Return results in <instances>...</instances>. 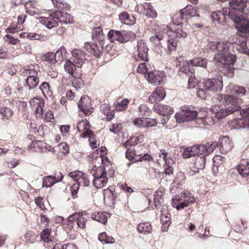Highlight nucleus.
I'll return each instance as SVG.
<instances>
[{"instance_id":"11","label":"nucleus","mask_w":249,"mask_h":249,"mask_svg":"<svg viewBox=\"0 0 249 249\" xmlns=\"http://www.w3.org/2000/svg\"><path fill=\"white\" fill-rule=\"evenodd\" d=\"M70 176L76 181V184L78 186H88L89 185V180L88 176L82 172L77 171L70 173Z\"/></svg>"},{"instance_id":"64","label":"nucleus","mask_w":249,"mask_h":249,"mask_svg":"<svg viewBox=\"0 0 249 249\" xmlns=\"http://www.w3.org/2000/svg\"><path fill=\"white\" fill-rule=\"evenodd\" d=\"M50 233H51V231L49 229L47 228V229H44L41 232V234H40L42 239L45 241H48L50 240L49 237L50 235Z\"/></svg>"},{"instance_id":"25","label":"nucleus","mask_w":249,"mask_h":249,"mask_svg":"<svg viewBox=\"0 0 249 249\" xmlns=\"http://www.w3.org/2000/svg\"><path fill=\"white\" fill-rule=\"evenodd\" d=\"M143 9V13L149 18H155L157 17V13L153 6L150 3H145L141 5Z\"/></svg>"},{"instance_id":"13","label":"nucleus","mask_w":249,"mask_h":249,"mask_svg":"<svg viewBox=\"0 0 249 249\" xmlns=\"http://www.w3.org/2000/svg\"><path fill=\"white\" fill-rule=\"evenodd\" d=\"M52 17L55 18L58 22L62 24H70L72 22L73 18L71 15L62 11H56L52 14Z\"/></svg>"},{"instance_id":"35","label":"nucleus","mask_w":249,"mask_h":249,"mask_svg":"<svg viewBox=\"0 0 249 249\" xmlns=\"http://www.w3.org/2000/svg\"><path fill=\"white\" fill-rule=\"evenodd\" d=\"M189 64H192L193 67H200L203 68H207V60L205 58L196 57L189 60Z\"/></svg>"},{"instance_id":"36","label":"nucleus","mask_w":249,"mask_h":249,"mask_svg":"<svg viewBox=\"0 0 249 249\" xmlns=\"http://www.w3.org/2000/svg\"><path fill=\"white\" fill-rule=\"evenodd\" d=\"M122 37V43H125L129 41H133L135 39L136 36L134 33L131 31L123 30Z\"/></svg>"},{"instance_id":"2","label":"nucleus","mask_w":249,"mask_h":249,"mask_svg":"<svg viewBox=\"0 0 249 249\" xmlns=\"http://www.w3.org/2000/svg\"><path fill=\"white\" fill-rule=\"evenodd\" d=\"M217 99L221 103L225 104V108L218 105L212 107L211 110L213 115L217 119L224 118L240 110V105L243 102L241 98L235 97L233 95L221 94L218 95Z\"/></svg>"},{"instance_id":"28","label":"nucleus","mask_w":249,"mask_h":249,"mask_svg":"<svg viewBox=\"0 0 249 249\" xmlns=\"http://www.w3.org/2000/svg\"><path fill=\"white\" fill-rule=\"evenodd\" d=\"M34 100H36L38 102L36 103L37 107L35 110V114L36 117L39 119H42L43 118V112L44 111L45 103L43 101L39 100L38 98H35L32 99L33 102Z\"/></svg>"},{"instance_id":"23","label":"nucleus","mask_w":249,"mask_h":249,"mask_svg":"<svg viewBox=\"0 0 249 249\" xmlns=\"http://www.w3.org/2000/svg\"><path fill=\"white\" fill-rule=\"evenodd\" d=\"M92 38L94 41H98L103 45V42L105 41V36L103 34L101 27L94 28L92 31Z\"/></svg>"},{"instance_id":"1","label":"nucleus","mask_w":249,"mask_h":249,"mask_svg":"<svg viewBox=\"0 0 249 249\" xmlns=\"http://www.w3.org/2000/svg\"><path fill=\"white\" fill-rule=\"evenodd\" d=\"M186 34L181 28L178 27L175 30H170L167 25H162L160 29L155 36L150 37V41L157 46L161 44V41L167 43L168 52L170 54L176 49L177 42L179 39L184 38Z\"/></svg>"},{"instance_id":"63","label":"nucleus","mask_w":249,"mask_h":249,"mask_svg":"<svg viewBox=\"0 0 249 249\" xmlns=\"http://www.w3.org/2000/svg\"><path fill=\"white\" fill-rule=\"evenodd\" d=\"M241 13L249 15V0H243V5L242 6Z\"/></svg>"},{"instance_id":"12","label":"nucleus","mask_w":249,"mask_h":249,"mask_svg":"<svg viewBox=\"0 0 249 249\" xmlns=\"http://www.w3.org/2000/svg\"><path fill=\"white\" fill-rule=\"evenodd\" d=\"M148 51L149 49L144 40H140L137 42V55L141 60L148 61Z\"/></svg>"},{"instance_id":"22","label":"nucleus","mask_w":249,"mask_h":249,"mask_svg":"<svg viewBox=\"0 0 249 249\" xmlns=\"http://www.w3.org/2000/svg\"><path fill=\"white\" fill-rule=\"evenodd\" d=\"M226 8H223V11H216L212 13L211 18L213 21L217 22L218 24H223L225 22L226 16H228V11L225 12Z\"/></svg>"},{"instance_id":"62","label":"nucleus","mask_w":249,"mask_h":249,"mask_svg":"<svg viewBox=\"0 0 249 249\" xmlns=\"http://www.w3.org/2000/svg\"><path fill=\"white\" fill-rule=\"evenodd\" d=\"M139 139L137 137L131 138L127 140L124 144L123 146L126 148L129 145H134L138 143Z\"/></svg>"},{"instance_id":"8","label":"nucleus","mask_w":249,"mask_h":249,"mask_svg":"<svg viewBox=\"0 0 249 249\" xmlns=\"http://www.w3.org/2000/svg\"><path fill=\"white\" fill-rule=\"evenodd\" d=\"M72 61L67 59L64 64L65 71L75 78H80L82 75L81 68Z\"/></svg>"},{"instance_id":"37","label":"nucleus","mask_w":249,"mask_h":249,"mask_svg":"<svg viewBox=\"0 0 249 249\" xmlns=\"http://www.w3.org/2000/svg\"><path fill=\"white\" fill-rule=\"evenodd\" d=\"M137 230L140 233L147 234L152 231L151 225L148 222L140 223L137 227Z\"/></svg>"},{"instance_id":"40","label":"nucleus","mask_w":249,"mask_h":249,"mask_svg":"<svg viewBox=\"0 0 249 249\" xmlns=\"http://www.w3.org/2000/svg\"><path fill=\"white\" fill-rule=\"evenodd\" d=\"M196 148L195 146L186 147L183 152V157L184 159H188L197 155Z\"/></svg>"},{"instance_id":"59","label":"nucleus","mask_w":249,"mask_h":249,"mask_svg":"<svg viewBox=\"0 0 249 249\" xmlns=\"http://www.w3.org/2000/svg\"><path fill=\"white\" fill-rule=\"evenodd\" d=\"M154 92H156V94H157L159 100H162L166 95L164 89L162 87H157Z\"/></svg>"},{"instance_id":"14","label":"nucleus","mask_w":249,"mask_h":249,"mask_svg":"<svg viewBox=\"0 0 249 249\" xmlns=\"http://www.w3.org/2000/svg\"><path fill=\"white\" fill-rule=\"evenodd\" d=\"M236 25L235 28L243 34H245L246 39L249 38V21L244 19L242 17L238 20H232Z\"/></svg>"},{"instance_id":"32","label":"nucleus","mask_w":249,"mask_h":249,"mask_svg":"<svg viewBox=\"0 0 249 249\" xmlns=\"http://www.w3.org/2000/svg\"><path fill=\"white\" fill-rule=\"evenodd\" d=\"M132 154L134 156V160L135 162L138 161H150L153 160L151 156L147 154H144L142 155V154H139L136 150L132 149Z\"/></svg>"},{"instance_id":"3","label":"nucleus","mask_w":249,"mask_h":249,"mask_svg":"<svg viewBox=\"0 0 249 249\" xmlns=\"http://www.w3.org/2000/svg\"><path fill=\"white\" fill-rule=\"evenodd\" d=\"M230 8H226L225 12L228 11V16L231 20H238L241 17L242 6L243 0H231L229 2Z\"/></svg>"},{"instance_id":"55","label":"nucleus","mask_w":249,"mask_h":249,"mask_svg":"<svg viewBox=\"0 0 249 249\" xmlns=\"http://www.w3.org/2000/svg\"><path fill=\"white\" fill-rule=\"evenodd\" d=\"M53 249H77V247L72 244H56Z\"/></svg>"},{"instance_id":"26","label":"nucleus","mask_w":249,"mask_h":249,"mask_svg":"<svg viewBox=\"0 0 249 249\" xmlns=\"http://www.w3.org/2000/svg\"><path fill=\"white\" fill-rule=\"evenodd\" d=\"M206 159L205 156H198L194 162L192 171L193 173H198L199 170H203L205 166Z\"/></svg>"},{"instance_id":"53","label":"nucleus","mask_w":249,"mask_h":249,"mask_svg":"<svg viewBox=\"0 0 249 249\" xmlns=\"http://www.w3.org/2000/svg\"><path fill=\"white\" fill-rule=\"evenodd\" d=\"M27 37L30 39L39 40L44 41L47 39V36L42 34H37L35 33H30L27 36Z\"/></svg>"},{"instance_id":"19","label":"nucleus","mask_w":249,"mask_h":249,"mask_svg":"<svg viewBox=\"0 0 249 249\" xmlns=\"http://www.w3.org/2000/svg\"><path fill=\"white\" fill-rule=\"evenodd\" d=\"M29 149H33L36 152H46L51 150V146L43 142L36 141L30 144Z\"/></svg>"},{"instance_id":"47","label":"nucleus","mask_w":249,"mask_h":249,"mask_svg":"<svg viewBox=\"0 0 249 249\" xmlns=\"http://www.w3.org/2000/svg\"><path fill=\"white\" fill-rule=\"evenodd\" d=\"M182 196L184 197V200L187 202L188 205H190L195 202V198L191 193L187 191H183L181 193Z\"/></svg>"},{"instance_id":"52","label":"nucleus","mask_w":249,"mask_h":249,"mask_svg":"<svg viewBox=\"0 0 249 249\" xmlns=\"http://www.w3.org/2000/svg\"><path fill=\"white\" fill-rule=\"evenodd\" d=\"M77 219L76 220V224L77 227L81 229H84L86 227V223L87 222V219L83 216V214H80V213H77Z\"/></svg>"},{"instance_id":"33","label":"nucleus","mask_w":249,"mask_h":249,"mask_svg":"<svg viewBox=\"0 0 249 249\" xmlns=\"http://www.w3.org/2000/svg\"><path fill=\"white\" fill-rule=\"evenodd\" d=\"M119 18L122 23L127 25H132L135 22V18L132 15H129L126 12H124L119 15Z\"/></svg>"},{"instance_id":"17","label":"nucleus","mask_w":249,"mask_h":249,"mask_svg":"<svg viewBox=\"0 0 249 249\" xmlns=\"http://www.w3.org/2000/svg\"><path fill=\"white\" fill-rule=\"evenodd\" d=\"M71 53L72 56L70 60L78 66H82L86 60V53L81 50L78 49H73Z\"/></svg>"},{"instance_id":"31","label":"nucleus","mask_w":249,"mask_h":249,"mask_svg":"<svg viewBox=\"0 0 249 249\" xmlns=\"http://www.w3.org/2000/svg\"><path fill=\"white\" fill-rule=\"evenodd\" d=\"M108 178L107 176L94 178L93 179V185L96 188H102L106 186L107 183Z\"/></svg>"},{"instance_id":"56","label":"nucleus","mask_w":249,"mask_h":249,"mask_svg":"<svg viewBox=\"0 0 249 249\" xmlns=\"http://www.w3.org/2000/svg\"><path fill=\"white\" fill-rule=\"evenodd\" d=\"M162 194L161 192L157 191L155 194V197H154V204L155 207L157 209H158L160 205V200L162 199Z\"/></svg>"},{"instance_id":"24","label":"nucleus","mask_w":249,"mask_h":249,"mask_svg":"<svg viewBox=\"0 0 249 249\" xmlns=\"http://www.w3.org/2000/svg\"><path fill=\"white\" fill-rule=\"evenodd\" d=\"M90 165L92 167L90 169V173L94 178L107 176L106 169L103 166H97L94 164V163H91Z\"/></svg>"},{"instance_id":"44","label":"nucleus","mask_w":249,"mask_h":249,"mask_svg":"<svg viewBox=\"0 0 249 249\" xmlns=\"http://www.w3.org/2000/svg\"><path fill=\"white\" fill-rule=\"evenodd\" d=\"M199 118V117H198ZM214 116L212 114L211 115H207L204 117H200V118L202 119V123L205 125L211 126L215 124Z\"/></svg>"},{"instance_id":"39","label":"nucleus","mask_w":249,"mask_h":249,"mask_svg":"<svg viewBox=\"0 0 249 249\" xmlns=\"http://www.w3.org/2000/svg\"><path fill=\"white\" fill-rule=\"evenodd\" d=\"M231 89L232 93L236 94L237 96L241 97L245 95L246 93V89L242 86L238 85H231L230 86Z\"/></svg>"},{"instance_id":"50","label":"nucleus","mask_w":249,"mask_h":249,"mask_svg":"<svg viewBox=\"0 0 249 249\" xmlns=\"http://www.w3.org/2000/svg\"><path fill=\"white\" fill-rule=\"evenodd\" d=\"M76 219H77V213L71 215L68 217L66 221L69 229H72L74 228V226L76 224Z\"/></svg>"},{"instance_id":"51","label":"nucleus","mask_w":249,"mask_h":249,"mask_svg":"<svg viewBox=\"0 0 249 249\" xmlns=\"http://www.w3.org/2000/svg\"><path fill=\"white\" fill-rule=\"evenodd\" d=\"M195 147H197L196 148V153L197 155L199 156H206L209 155V153H207V147L206 143L204 144H199L195 145Z\"/></svg>"},{"instance_id":"46","label":"nucleus","mask_w":249,"mask_h":249,"mask_svg":"<svg viewBox=\"0 0 249 249\" xmlns=\"http://www.w3.org/2000/svg\"><path fill=\"white\" fill-rule=\"evenodd\" d=\"M129 103V100L127 99H124L121 102H117L115 104V108L117 111L125 110Z\"/></svg>"},{"instance_id":"20","label":"nucleus","mask_w":249,"mask_h":249,"mask_svg":"<svg viewBox=\"0 0 249 249\" xmlns=\"http://www.w3.org/2000/svg\"><path fill=\"white\" fill-rule=\"evenodd\" d=\"M220 153L225 154L230 151L232 148V143L231 142L228 136L223 137L219 145Z\"/></svg>"},{"instance_id":"41","label":"nucleus","mask_w":249,"mask_h":249,"mask_svg":"<svg viewBox=\"0 0 249 249\" xmlns=\"http://www.w3.org/2000/svg\"><path fill=\"white\" fill-rule=\"evenodd\" d=\"M181 72L186 74H193L195 73V69L192 64H189V61H187L185 64H183L179 69Z\"/></svg>"},{"instance_id":"38","label":"nucleus","mask_w":249,"mask_h":249,"mask_svg":"<svg viewBox=\"0 0 249 249\" xmlns=\"http://www.w3.org/2000/svg\"><path fill=\"white\" fill-rule=\"evenodd\" d=\"M39 79L38 77L28 76L26 79V85L25 86L28 87V89H35L38 84Z\"/></svg>"},{"instance_id":"27","label":"nucleus","mask_w":249,"mask_h":249,"mask_svg":"<svg viewBox=\"0 0 249 249\" xmlns=\"http://www.w3.org/2000/svg\"><path fill=\"white\" fill-rule=\"evenodd\" d=\"M107 37L112 42L116 41L119 43H122V31L111 30L107 34Z\"/></svg>"},{"instance_id":"18","label":"nucleus","mask_w":249,"mask_h":249,"mask_svg":"<svg viewBox=\"0 0 249 249\" xmlns=\"http://www.w3.org/2000/svg\"><path fill=\"white\" fill-rule=\"evenodd\" d=\"M153 108L156 112L162 116H169L174 113V110L171 107L160 103H155Z\"/></svg>"},{"instance_id":"57","label":"nucleus","mask_w":249,"mask_h":249,"mask_svg":"<svg viewBox=\"0 0 249 249\" xmlns=\"http://www.w3.org/2000/svg\"><path fill=\"white\" fill-rule=\"evenodd\" d=\"M145 120L146 118H136L133 121L134 125L138 127L145 128Z\"/></svg>"},{"instance_id":"29","label":"nucleus","mask_w":249,"mask_h":249,"mask_svg":"<svg viewBox=\"0 0 249 249\" xmlns=\"http://www.w3.org/2000/svg\"><path fill=\"white\" fill-rule=\"evenodd\" d=\"M237 170L240 175L243 176L249 175V160H243L237 168Z\"/></svg>"},{"instance_id":"48","label":"nucleus","mask_w":249,"mask_h":249,"mask_svg":"<svg viewBox=\"0 0 249 249\" xmlns=\"http://www.w3.org/2000/svg\"><path fill=\"white\" fill-rule=\"evenodd\" d=\"M160 221L162 225V231H166L171 223L170 215H163L162 216H160Z\"/></svg>"},{"instance_id":"5","label":"nucleus","mask_w":249,"mask_h":249,"mask_svg":"<svg viewBox=\"0 0 249 249\" xmlns=\"http://www.w3.org/2000/svg\"><path fill=\"white\" fill-rule=\"evenodd\" d=\"M231 44V42L226 39L210 42L209 47L215 54L214 59H215L216 57H219L222 54H227L229 51Z\"/></svg>"},{"instance_id":"42","label":"nucleus","mask_w":249,"mask_h":249,"mask_svg":"<svg viewBox=\"0 0 249 249\" xmlns=\"http://www.w3.org/2000/svg\"><path fill=\"white\" fill-rule=\"evenodd\" d=\"M39 89L45 97H46L47 96H50L52 94V91L51 90V87L49 84L46 82H43L42 83L39 87Z\"/></svg>"},{"instance_id":"6","label":"nucleus","mask_w":249,"mask_h":249,"mask_svg":"<svg viewBox=\"0 0 249 249\" xmlns=\"http://www.w3.org/2000/svg\"><path fill=\"white\" fill-rule=\"evenodd\" d=\"M197 115L198 113L196 111L184 107L181 108L179 112L176 113L175 117L178 123H182L193 121L196 118Z\"/></svg>"},{"instance_id":"7","label":"nucleus","mask_w":249,"mask_h":249,"mask_svg":"<svg viewBox=\"0 0 249 249\" xmlns=\"http://www.w3.org/2000/svg\"><path fill=\"white\" fill-rule=\"evenodd\" d=\"M242 117L232 121L233 125L235 128H249V107L240 111Z\"/></svg>"},{"instance_id":"45","label":"nucleus","mask_w":249,"mask_h":249,"mask_svg":"<svg viewBox=\"0 0 249 249\" xmlns=\"http://www.w3.org/2000/svg\"><path fill=\"white\" fill-rule=\"evenodd\" d=\"M56 182L53 178V176L44 177L42 178V186L46 188L53 186Z\"/></svg>"},{"instance_id":"43","label":"nucleus","mask_w":249,"mask_h":249,"mask_svg":"<svg viewBox=\"0 0 249 249\" xmlns=\"http://www.w3.org/2000/svg\"><path fill=\"white\" fill-rule=\"evenodd\" d=\"M91 217L102 224H105L107 218L106 214L103 213H97L91 215Z\"/></svg>"},{"instance_id":"61","label":"nucleus","mask_w":249,"mask_h":249,"mask_svg":"<svg viewBox=\"0 0 249 249\" xmlns=\"http://www.w3.org/2000/svg\"><path fill=\"white\" fill-rule=\"evenodd\" d=\"M60 152L64 154H67L69 151V146L65 142H61L57 146Z\"/></svg>"},{"instance_id":"34","label":"nucleus","mask_w":249,"mask_h":249,"mask_svg":"<svg viewBox=\"0 0 249 249\" xmlns=\"http://www.w3.org/2000/svg\"><path fill=\"white\" fill-rule=\"evenodd\" d=\"M95 43L92 44V48L91 53L93 54L96 57H100L102 54V52L105 45L104 42H103V45H101L98 41H94Z\"/></svg>"},{"instance_id":"10","label":"nucleus","mask_w":249,"mask_h":249,"mask_svg":"<svg viewBox=\"0 0 249 249\" xmlns=\"http://www.w3.org/2000/svg\"><path fill=\"white\" fill-rule=\"evenodd\" d=\"M78 106L79 110L85 115H90L94 109L91 107V100L87 95H84L81 97Z\"/></svg>"},{"instance_id":"9","label":"nucleus","mask_w":249,"mask_h":249,"mask_svg":"<svg viewBox=\"0 0 249 249\" xmlns=\"http://www.w3.org/2000/svg\"><path fill=\"white\" fill-rule=\"evenodd\" d=\"M203 84L206 89L215 91L221 90L223 87V80L221 77L208 79Z\"/></svg>"},{"instance_id":"16","label":"nucleus","mask_w":249,"mask_h":249,"mask_svg":"<svg viewBox=\"0 0 249 249\" xmlns=\"http://www.w3.org/2000/svg\"><path fill=\"white\" fill-rule=\"evenodd\" d=\"M164 76L163 72L155 70L148 72L147 79L149 83L157 85L160 84Z\"/></svg>"},{"instance_id":"49","label":"nucleus","mask_w":249,"mask_h":249,"mask_svg":"<svg viewBox=\"0 0 249 249\" xmlns=\"http://www.w3.org/2000/svg\"><path fill=\"white\" fill-rule=\"evenodd\" d=\"M98 239L101 242L107 244H111L114 242V239L110 236H107L106 232L99 234Z\"/></svg>"},{"instance_id":"21","label":"nucleus","mask_w":249,"mask_h":249,"mask_svg":"<svg viewBox=\"0 0 249 249\" xmlns=\"http://www.w3.org/2000/svg\"><path fill=\"white\" fill-rule=\"evenodd\" d=\"M39 21L48 29H52L58 26L57 20L51 14L48 18L41 17L38 18Z\"/></svg>"},{"instance_id":"30","label":"nucleus","mask_w":249,"mask_h":249,"mask_svg":"<svg viewBox=\"0 0 249 249\" xmlns=\"http://www.w3.org/2000/svg\"><path fill=\"white\" fill-rule=\"evenodd\" d=\"M180 14L181 16H187L190 17L199 16V15L196 13V7L192 5H187L185 8L182 9L180 11Z\"/></svg>"},{"instance_id":"58","label":"nucleus","mask_w":249,"mask_h":249,"mask_svg":"<svg viewBox=\"0 0 249 249\" xmlns=\"http://www.w3.org/2000/svg\"><path fill=\"white\" fill-rule=\"evenodd\" d=\"M137 71L138 72L144 74L146 73L148 74L150 71L149 69L147 67L146 62L141 63L138 66Z\"/></svg>"},{"instance_id":"15","label":"nucleus","mask_w":249,"mask_h":249,"mask_svg":"<svg viewBox=\"0 0 249 249\" xmlns=\"http://www.w3.org/2000/svg\"><path fill=\"white\" fill-rule=\"evenodd\" d=\"M89 124L88 122L81 121L78 123L77 125L79 132L83 131L81 137L84 138L93 139L94 134L89 130Z\"/></svg>"},{"instance_id":"60","label":"nucleus","mask_w":249,"mask_h":249,"mask_svg":"<svg viewBox=\"0 0 249 249\" xmlns=\"http://www.w3.org/2000/svg\"><path fill=\"white\" fill-rule=\"evenodd\" d=\"M145 123V128H149L156 126L158 124V121L156 119L146 118Z\"/></svg>"},{"instance_id":"4","label":"nucleus","mask_w":249,"mask_h":249,"mask_svg":"<svg viewBox=\"0 0 249 249\" xmlns=\"http://www.w3.org/2000/svg\"><path fill=\"white\" fill-rule=\"evenodd\" d=\"M214 60L218 66L229 70L228 74L230 76L233 74L234 70L233 68H231V66H232L236 61V57L234 55L230 54L227 53V54H222L219 57H216Z\"/></svg>"},{"instance_id":"54","label":"nucleus","mask_w":249,"mask_h":249,"mask_svg":"<svg viewBox=\"0 0 249 249\" xmlns=\"http://www.w3.org/2000/svg\"><path fill=\"white\" fill-rule=\"evenodd\" d=\"M66 53V50L63 46H62L58 50L56 51L55 53L54 54L55 58L54 61L55 62L61 61L63 60V53Z\"/></svg>"}]
</instances>
